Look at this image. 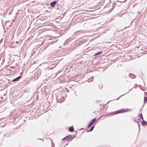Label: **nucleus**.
Segmentation results:
<instances>
[{"label": "nucleus", "instance_id": "f257e3e1", "mask_svg": "<svg viewBox=\"0 0 147 147\" xmlns=\"http://www.w3.org/2000/svg\"><path fill=\"white\" fill-rule=\"evenodd\" d=\"M96 120V119H94L91 120V121L89 123L88 125V127H90L95 122Z\"/></svg>", "mask_w": 147, "mask_h": 147}, {"label": "nucleus", "instance_id": "f03ea898", "mask_svg": "<svg viewBox=\"0 0 147 147\" xmlns=\"http://www.w3.org/2000/svg\"><path fill=\"white\" fill-rule=\"evenodd\" d=\"M56 3H57V2H56V1H53L51 2L50 4L51 6L52 7H54L55 5L56 4Z\"/></svg>", "mask_w": 147, "mask_h": 147}, {"label": "nucleus", "instance_id": "7ed1b4c3", "mask_svg": "<svg viewBox=\"0 0 147 147\" xmlns=\"http://www.w3.org/2000/svg\"><path fill=\"white\" fill-rule=\"evenodd\" d=\"M21 78V76H18V77H17L16 78L13 79L12 80V82H14L16 81H17L20 78Z\"/></svg>", "mask_w": 147, "mask_h": 147}, {"label": "nucleus", "instance_id": "20e7f679", "mask_svg": "<svg viewBox=\"0 0 147 147\" xmlns=\"http://www.w3.org/2000/svg\"><path fill=\"white\" fill-rule=\"evenodd\" d=\"M69 131L70 132H73L74 131V129L73 128V126H71L69 128Z\"/></svg>", "mask_w": 147, "mask_h": 147}, {"label": "nucleus", "instance_id": "39448f33", "mask_svg": "<svg viewBox=\"0 0 147 147\" xmlns=\"http://www.w3.org/2000/svg\"><path fill=\"white\" fill-rule=\"evenodd\" d=\"M147 123V122L144 120L142 122V124L143 126H144L145 125H146Z\"/></svg>", "mask_w": 147, "mask_h": 147}, {"label": "nucleus", "instance_id": "423d86ee", "mask_svg": "<svg viewBox=\"0 0 147 147\" xmlns=\"http://www.w3.org/2000/svg\"><path fill=\"white\" fill-rule=\"evenodd\" d=\"M139 116H140V118L141 119H143V117L142 116V114H140L139 115Z\"/></svg>", "mask_w": 147, "mask_h": 147}, {"label": "nucleus", "instance_id": "0eeeda50", "mask_svg": "<svg viewBox=\"0 0 147 147\" xmlns=\"http://www.w3.org/2000/svg\"><path fill=\"white\" fill-rule=\"evenodd\" d=\"M101 53H102V52H97L96 53H95V54H94V56H96L99 54H101Z\"/></svg>", "mask_w": 147, "mask_h": 147}, {"label": "nucleus", "instance_id": "6e6552de", "mask_svg": "<svg viewBox=\"0 0 147 147\" xmlns=\"http://www.w3.org/2000/svg\"><path fill=\"white\" fill-rule=\"evenodd\" d=\"M38 72L39 73L38 74H36V76H38L40 75L41 70H39Z\"/></svg>", "mask_w": 147, "mask_h": 147}, {"label": "nucleus", "instance_id": "1a4fd4ad", "mask_svg": "<svg viewBox=\"0 0 147 147\" xmlns=\"http://www.w3.org/2000/svg\"><path fill=\"white\" fill-rule=\"evenodd\" d=\"M144 101L145 102H147V97H146L145 96L144 97Z\"/></svg>", "mask_w": 147, "mask_h": 147}, {"label": "nucleus", "instance_id": "9d476101", "mask_svg": "<svg viewBox=\"0 0 147 147\" xmlns=\"http://www.w3.org/2000/svg\"><path fill=\"white\" fill-rule=\"evenodd\" d=\"M94 126H92L91 127V128H90V129L89 131H92L93 130V129L94 128Z\"/></svg>", "mask_w": 147, "mask_h": 147}, {"label": "nucleus", "instance_id": "9b49d317", "mask_svg": "<svg viewBox=\"0 0 147 147\" xmlns=\"http://www.w3.org/2000/svg\"><path fill=\"white\" fill-rule=\"evenodd\" d=\"M68 136H66V137H65V138H63L62 139V140H64L65 139H66L68 137Z\"/></svg>", "mask_w": 147, "mask_h": 147}, {"label": "nucleus", "instance_id": "f8f14e48", "mask_svg": "<svg viewBox=\"0 0 147 147\" xmlns=\"http://www.w3.org/2000/svg\"><path fill=\"white\" fill-rule=\"evenodd\" d=\"M127 111H128L127 110H125L124 111H122V112L121 111V112H119V113H121Z\"/></svg>", "mask_w": 147, "mask_h": 147}, {"label": "nucleus", "instance_id": "ddd939ff", "mask_svg": "<svg viewBox=\"0 0 147 147\" xmlns=\"http://www.w3.org/2000/svg\"><path fill=\"white\" fill-rule=\"evenodd\" d=\"M64 101V100H61V102H63V101Z\"/></svg>", "mask_w": 147, "mask_h": 147}, {"label": "nucleus", "instance_id": "4468645a", "mask_svg": "<svg viewBox=\"0 0 147 147\" xmlns=\"http://www.w3.org/2000/svg\"><path fill=\"white\" fill-rule=\"evenodd\" d=\"M122 96V95H121V96H119V98H118L117 99V100L118 99H119V98H120V97H121V96Z\"/></svg>", "mask_w": 147, "mask_h": 147}, {"label": "nucleus", "instance_id": "2eb2a0df", "mask_svg": "<svg viewBox=\"0 0 147 147\" xmlns=\"http://www.w3.org/2000/svg\"><path fill=\"white\" fill-rule=\"evenodd\" d=\"M16 43H18V42H17V41H16Z\"/></svg>", "mask_w": 147, "mask_h": 147}, {"label": "nucleus", "instance_id": "dca6fc26", "mask_svg": "<svg viewBox=\"0 0 147 147\" xmlns=\"http://www.w3.org/2000/svg\"><path fill=\"white\" fill-rule=\"evenodd\" d=\"M119 112L118 113H116V114H117V113H119Z\"/></svg>", "mask_w": 147, "mask_h": 147}]
</instances>
